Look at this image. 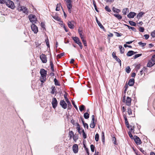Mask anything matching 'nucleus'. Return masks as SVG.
Instances as JSON below:
<instances>
[{
    "instance_id": "nucleus-3",
    "label": "nucleus",
    "mask_w": 155,
    "mask_h": 155,
    "mask_svg": "<svg viewBox=\"0 0 155 155\" xmlns=\"http://www.w3.org/2000/svg\"><path fill=\"white\" fill-rule=\"evenodd\" d=\"M28 17L29 20L32 24L36 23L37 21V18L35 15H30Z\"/></svg>"
},
{
    "instance_id": "nucleus-30",
    "label": "nucleus",
    "mask_w": 155,
    "mask_h": 155,
    "mask_svg": "<svg viewBox=\"0 0 155 155\" xmlns=\"http://www.w3.org/2000/svg\"><path fill=\"white\" fill-rule=\"evenodd\" d=\"M78 31L81 38L82 39V38H83V36L82 34V30L80 29V28H79L78 30Z\"/></svg>"
},
{
    "instance_id": "nucleus-53",
    "label": "nucleus",
    "mask_w": 155,
    "mask_h": 155,
    "mask_svg": "<svg viewBox=\"0 0 155 155\" xmlns=\"http://www.w3.org/2000/svg\"><path fill=\"white\" fill-rule=\"evenodd\" d=\"M72 104L73 105L75 108L77 110H78V108L76 105L75 104L74 102V101H72Z\"/></svg>"
},
{
    "instance_id": "nucleus-10",
    "label": "nucleus",
    "mask_w": 155,
    "mask_h": 155,
    "mask_svg": "<svg viewBox=\"0 0 155 155\" xmlns=\"http://www.w3.org/2000/svg\"><path fill=\"white\" fill-rule=\"evenodd\" d=\"M32 24L31 25V29L35 33H37L38 32V30L37 26L34 24Z\"/></svg>"
},
{
    "instance_id": "nucleus-34",
    "label": "nucleus",
    "mask_w": 155,
    "mask_h": 155,
    "mask_svg": "<svg viewBox=\"0 0 155 155\" xmlns=\"http://www.w3.org/2000/svg\"><path fill=\"white\" fill-rule=\"evenodd\" d=\"M114 58L116 60V61L117 62H118L119 63L120 66H121V61L120 60V59L118 58L117 56L115 58Z\"/></svg>"
},
{
    "instance_id": "nucleus-29",
    "label": "nucleus",
    "mask_w": 155,
    "mask_h": 155,
    "mask_svg": "<svg viewBox=\"0 0 155 155\" xmlns=\"http://www.w3.org/2000/svg\"><path fill=\"white\" fill-rule=\"evenodd\" d=\"M69 135L70 136V138L71 139L74 136V134L72 131H70L69 133Z\"/></svg>"
},
{
    "instance_id": "nucleus-5",
    "label": "nucleus",
    "mask_w": 155,
    "mask_h": 155,
    "mask_svg": "<svg viewBox=\"0 0 155 155\" xmlns=\"http://www.w3.org/2000/svg\"><path fill=\"white\" fill-rule=\"evenodd\" d=\"M5 3L6 5L8 7L11 8L12 9L14 8V3L12 1L9 0H7L6 1H5Z\"/></svg>"
},
{
    "instance_id": "nucleus-28",
    "label": "nucleus",
    "mask_w": 155,
    "mask_h": 155,
    "mask_svg": "<svg viewBox=\"0 0 155 155\" xmlns=\"http://www.w3.org/2000/svg\"><path fill=\"white\" fill-rule=\"evenodd\" d=\"M119 48L120 53L122 54L124 52V48H123L121 45H120L119 46Z\"/></svg>"
},
{
    "instance_id": "nucleus-59",
    "label": "nucleus",
    "mask_w": 155,
    "mask_h": 155,
    "mask_svg": "<svg viewBox=\"0 0 155 155\" xmlns=\"http://www.w3.org/2000/svg\"><path fill=\"white\" fill-rule=\"evenodd\" d=\"M143 36L146 39H147L149 38V35H144Z\"/></svg>"
},
{
    "instance_id": "nucleus-46",
    "label": "nucleus",
    "mask_w": 155,
    "mask_h": 155,
    "mask_svg": "<svg viewBox=\"0 0 155 155\" xmlns=\"http://www.w3.org/2000/svg\"><path fill=\"white\" fill-rule=\"evenodd\" d=\"M94 148H95V147L94 146V145L93 144H91V151H92V152H94Z\"/></svg>"
},
{
    "instance_id": "nucleus-19",
    "label": "nucleus",
    "mask_w": 155,
    "mask_h": 155,
    "mask_svg": "<svg viewBox=\"0 0 155 155\" xmlns=\"http://www.w3.org/2000/svg\"><path fill=\"white\" fill-rule=\"evenodd\" d=\"M134 80L133 78L130 79L129 81L128 84L130 86H132L134 84Z\"/></svg>"
},
{
    "instance_id": "nucleus-48",
    "label": "nucleus",
    "mask_w": 155,
    "mask_h": 155,
    "mask_svg": "<svg viewBox=\"0 0 155 155\" xmlns=\"http://www.w3.org/2000/svg\"><path fill=\"white\" fill-rule=\"evenodd\" d=\"M73 138L74 141H76L78 139V136L77 135H74V136L73 137Z\"/></svg>"
},
{
    "instance_id": "nucleus-8",
    "label": "nucleus",
    "mask_w": 155,
    "mask_h": 155,
    "mask_svg": "<svg viewBox=\"0 0 155 155\" xmlns=\"http://www.w3.org/2000/svg\"><path fill=\"white\" fill-rule=\"evenodd\" d=\"M51 104L53 107L54 109H55L56 107L58 105V102L55 98L54 97L52 99Z\"/></svg>"
},
{
    "instance_id": "nucleus-12",
    "label": "nucleus",
    "mask_w": 155,
    "mask_h": 155,
    "mask_svg": "<svg viewBox=\"0 0 155 155\" xmlns=\"http://www.w3.org/2000/svg\"><path fill=\"white\" fill-rule=\"evenodd\" d=\"M40 58L42 61L43 63H46L47 62V58L46 55L45 54H42L40 56Z\"/></svg>"
},
{
    "instance_id": "nucleus-52",
    "label": "nucleus",
    "mask_w": 155,
    "mask_h": 155,
    "mask_svg": "<svg viewBox=\"0 0 155 155\" xmlns=\"http://www.w3.org/2000/svg\"><path fill=\"white\" fill-rule=\"evenodd\" d=\"M151 35L153 38L155 37V30L151 33Z\"/></svg>"
},
{
    "instance_id": "nucleus-11",
    "label": "nucleus",
    "mask_w": 155,
    "mask_h": 155,
    "mask_svg": "<svg viewBox=\"0 0 155 155\" xmlns=\"http://www.w3.org/2000/svg\"><path fill=\"white\" fill-rule=\"evenodd\" d=\"M60 104L63 108L65 109L67 108V104L64 100H61L60 102Z\"/></svg>"
},
{
    "instance_id": "nucleus-55",
    "label": "nucleus",
    "mask_w": 155,
    "mask_h": 155,
    "mask_svg": "<svg viewBox=\"0 0 155 155\" xmlns=\"http://www.w3.org/2000/svg\"><path fill=\"white\" fill-rule=\"evenodd\" d=\"M84 148L85 149V150H86L87 153L88 155H89V152L88 149L86 147L85 145H84Z\"/></svg>"
},
{
    "instance_id": "nucleus-60",
    "label": "nucleus",
    "mask_w": 155,
    "mask_h": 155,
    "mask_svg": "<svg viewBox=\"0 0 155 155\" xmlns=\"http://www.w3.org/2000/svg\"><path fill=\"white\" fill-rule=\"evenodd\" d=\"M150 60H151V61L152 62H153V63H154V64H155V59L154 58H153V56H152Z\"/></svg>"
},
{
    "instance_id": "nucleus-58",
    "label": "nucleus",
    "mask_w": 155,
    "mask_h": 155,
    "mask_svg": "<svg viewBox=\"0 0 155 155\" xmlns=\"http://www.w3.org/2000/svg\"><path fill=\"white\" fill-rule=\"evenodd\" d=\"M77 130H78V131L80 130L81 128H80V125L79 124H78V123H77Z\"/></svg>"
},
{
    "instance_id": "nucleus-63",
    "label": "nucleus",
    "mask_w": 155,
    "mask_h": 155,
    "mask_svg": "<svg viewBox=\"0 0 155 155\" xmlns=\"http://www.w3.org/2000/svg\"><path fill=\"white\" fill-rule=\"evenodd\" d=\"M128 134H129V136H130V137L131 138H132L133 137V135H132L131 132H129Z\"/></svg>"
},
{
    "instance_id": "nucleus-62",
    "label": "nucleus",
    "mask_w": 155,
    "mask_h": 155,
    "mask_svg": "<svg viewBox=\"0 0 155 155\" xmlns=\"http://www.w3.org/2000/svg\"><path fill=\"white\" fill-rule=\"evenodd\" d=\"M112 55L114 58L117 56L116 55V53L115 52H113L112 53Z\"/></svg>"
},
{
    "instance_id": "nucleus-47",
    "label": "nucleus",
    "mask_w": 155,
    "mask_h": 155,
    "mask_svg": "<svg viewBox=\"0 0 155 155\" xmlns=\"http://www.w3.org/2000/svg\"><path fill=\"white\" fill-rule=\"evenodd\" d=\"M51 88H52V91L51 92V93L52 94H54V92H55V91L56 90V89H55L54 87H52Z\"/></svg>"
},
{
    "instance_id": "nucleus-27",
    "label": "nucleus",
    "mask_w": 155,
    "mask_h": 155,
    "mask_svg": "<svg viewBox=\"0 0 155 155\" xmlns=\"http://www.w3.org/2000/svg\"><path fill=\"white\" fill-rule=\"evenodd\" d=\"M84 116L85 119H87L89 118V114L87 112H86L84 113Z\"/></svg>"
},
{
    "instance_id": "nucleus-13",
    "label": "nucleus",
    "mask_w": 155,
    "mask_h": 155,
    "mask_svg": "<svg viewBox=\"0 0 155 155\" xmlns=\"http://www.w3.org/2000/svg\"><path fill=\"white\" fill-rule=\"evenodd\" d=\"M74 21H68V27L71 29H73L74 28Z\"/></svg>"
},
{
    "instance_id": "nucleus-37",
    "label": "nucleus",
    "mask_w": 155,
    "mask_h": 155,
    "mask_svg": "<svg viewBox=\"0 0 155 155\" xmlns=\"http://www.w3.org/2000/svg\"><path fill=\"white\" fill-rule=\"evenodd\" d=\"M129 23L131 26H135L136 23L132 21H129Z\"/></svg>"
},
{
    "instance_id": "nucleus-17",
    "label": "nucleus",
    "mask_w": 155,
    "mask_h": 155,
    "mask_svg": "<svg viewBox=\"0 0 155 155\" xmlns=\"http://www.w3.org/2000/svg\"><path fill=\"white\" fill-rule=\"evenodd\" d=\"M137 52H134L132 51H129L127 54V56H130L132 55L137 53Z\"/></svg>"
},
{
    "instance_id": "nucleus-41",
    "label": "nucleus",
    "mask_w": 155,
    "mask_h": 155,
    "mask_svg": "<svg viewBox=\"0 0 155 155\" xmlns=\"http://www.w3.org/2000/svg\"><path fill=\"white\" fill-rule=\"evenodd\" d=\"M82 133H83V136L84 138V139L86 138L87 137L86 134H85L84 131L83 129L82 130Z\"/></svg>"
},
{
    "instance_id": "nucleus-54",
    "label": "nucleus",
    "mask_w": 155,
    "mask_h": 155,
    "mask_svg": "<svg viewBox=\"0 0 155 155\" xmlns=\"http://www.w3.org/2000/svg\"><path fill=\"white\" fill-rule=\"evenodd\" d=\"M68 109L70 110L71 109L72 107V105L71 104V103L68 104Z\"/></svg>"
},
{
    "instance_id": "nucleus-22",
    "label": "nucleus",
    "mask_w": 155,
    "mask_h": 155,
    "mask_svg": "<svg viewBox=\"0 0 155 155\" xmlns=\"http://www.w3.org/2000/svg\"><path fill=\"white\" fill-rule=\"evenodd\" d=\"M112 10L114 12H116L117 13H119L120 12V9L116 8L114 7H113L112 8Z\"/></svg>"
},
{
    "instance_id": "nucleus-9",
    "label": "nucleus",
    "mask_w": 155,
    "mask_h": 155,
    "mask_svg": "<svg viewBox=\"0 0 155 155\" xmlns=\"http://www.w3.org/2000/svg\"><path fill=\"white\" fill-rule=\"evenodd\" d=\"M136 143L137 145H140L141 143V141L140 138L136 136H134V137Z\"/></svg>"
},
{
    "instance_id": "nucleus-15",
    "label": "nucleus",
    "mask_w": 155,
    "mask_h": 155,
    "mask_svg": "<svg viewBox=\"0 0 155 155\" xmlns=\"http://www.w3.org/2000/svg\"><path fill=\"white\" fill-rule=\"evenodd\" d=\"M96 22L99 25V26L100 27V28L102 29L104 31H105L106 30L104 28V26H103L102 24L100 23V22L97 19V18L96 17Z\"/></svg>"
},
{
    "instance_id": "nucleus-25",
    "label": "nucleus",
    "mask_w": 155,
    "mask_h": 155,
    "mask_svg": "<svg viewBox=\"0 0 155 155\" xmlns=\"http://www.w3.org/2000/svg\"><path fill=\"white\" fill-rule=\"evenodd\" d=\"M114 15L119 20L121 19L122 18V16L119 14H114Z\"/></svg>"
},
{
    "instance_id": "nucleus-2",
    "label": "nucleus",
    "mask_w": 155,
    "mask_h": 155,
    "mask_svg": "<svg viewBox=\"0 0 155 155\" xmlns=\"http://www.w3.org/2000/svg\"><path fill=\"white\" fill-rule=\"evenodd\" d=\"M64 1L66 2V5L69 12L71 13V9L72 8V0H64Z\"/></svg>"
},
{
    "instance_id": "nucleus-23",
    "label": "nucleus",
    "mask_w": 155,
    "mask_h": 155,
    "mask_svg": "<svg viewBox=\"0 0 155 155\" xmlns=\"http://www.w3.org/2000/svg\"><path fill=\"white\" fill-rule=\"evenodd\" d=\"M144 13L143 12H141L139 13L137 15V18H140L142 17V15L144 14Z\"/></svg>"
},
{
    "instance_id": "nucleus-43",
    "label": "nucleus",
    "mask_w": 155,
    "mask_h": 155,
    "mask_svg": "<svg viewBox=\"0 0 155 155\" xmlns=\"http://www.w3.org/2000/svg\"><path fill=\"white\" fill-rule=\"evenodd\" d=\"M64 53H62L59 54H58L57 56V57L58 58H60L62 56H64Z\"/></svg>"
},
{
    "instance_id": "nucleus-33",
    "label": "nucleus",
    "mask_w": 155,
    "mask_h": 155,
    "mask_svg": "<svg viewBox=\"0 0 155 155\" xmlns=\"http://www.w3.org/2000/svg\"><path fill=\"white\" fill-rule=\"evenodd\" d=\"M54 82L55 85L57 86L60 85V84L58 81V80L56 78H55L54 79Z\"/></svg>"
},
{
    "instance_id": "nucleus-7",
    "label": "nucleus",
    "mask_w": 155,
    "mask_h": 155,
    "mask_svg": "<svg viewBox=\"0 0 155 155\" xmlns=\"http://www.w3.org/2000/svg\"><path fill=\"white\" fill-rule=\"evenodd\" d=\"M92 120L90 124V127L91 128H94L96 125V123L94 122L95 116L94 115L92 116Z\"/></svg>"
},
{
    "instance_id": "nucleus-21",
    "label": "nucleus",
    "mask_w": 155,
    "mask_h": 155,
    "mask_svg": "<svg viewBox=\"0 0 155 155\" xmlns=\"http://www.w3.org/2000/svg\"><path fill=\"white\" fill-rule=\"evenodd\" d=\"M154 64L151 61V60H150L147 63V66L149 67H151L153 66Z\"/></svg>"
},
{
    "instance_id": "nucleus-49",
    "label": "nucleus",
    "mask_w": 155,
    "mask_h": 155,
    "mask_svg": "<svg viewBox=\"0 0 155 155\" xmlns=\"http://www.w3.org/2000/svg\"><path fill=\"white\" fill-rule=\"evenodd\" d=\"M45 42L47 47H49L50 45L49 44V40L48 38L46 39Z\"/></svg>"
},
{
    "instance_id": "nucleus-35",
    "label": "nucleus",
    "mask_w": 155,
    "mask_h": 155,
    "mask_svg": "<svg viewBox=\"0 0 155 155\" xmlns=\"http://www.w3.org/2000/svg\"><path fill=\"white\" fill-rule=\"evenodd\" d=\"M131 69L129 66L127 67L126 68V71L127 73L130 72Z\"/></svg>"
},
{
    "instance_id": "nucleus-44",
    "label": "nucleus",
    "mask_w": 155,
    "mask_h": 155,
    "mask_svg": "<svg viewBox=\"0 0 155 155\" xmlns=\"http://www.w3.org/2000/svg\"><path fill=\"white\" fill-rule=\"evenodd\" d=\"M127 112L129 115L132 114V110L130 108H129L127 109Z\"/></svg>"
},
{
    "instance_id": "nucleus-51",
    "label": "nucleus",
    "mask_w": 155,
    "mask_h": 155,
    "mask_svg": "<svg viewBox=\"0 0 155 155\" xmlns=\"http://www.w3.org/2000/svg\"><path fill=\"white\" fill-rule=\"evenodd\" d=\"M60 5L59 4H58L57 5L56 8V11H59L60 8Z\"/></svg>"
},
{
    "instance_id": "nucleus-26",
    "label": "nucleus",
    "mask_w": 155,
    "mask_h": 155,
    "mask_svg": "<svg viewBox=\"0 0 155 155\" xmlns=\"http://www.w3.org/2000/svg\"><path fill=\"white\" fill-rule=\"evenodd\" d=\"M127 12H128L129 10L127 8H125L123 9L122 11V13L123 15H126L127 14Z\"/></svg>"
},
{
    "instance_id": "nucleus-4",
    "label": "nucleus",
    "mask_w": 155,
    "mask_h": 155,
    "mask_svg": "<svg viewBox=\"0 0 155 155\" xmlns=\"http://www.w3.org/2000/svg\"><path fill=\"white\" fill-rule=\"evenodd\" d=\"M72 38L74 41L79 45L81 49H82V45L79 38L77 37H73Z\"/></svg>"
},
{
    "instance_id": "nucleus-61",
    "label": "nucleus",
    "mask_w": 155,
    "mask_h": 155,
    "mask_svg": "<svg viewBox=\"0 0 155 155\" xmlns=\"http://www.w3.org/2000/svg\"><path fill=\"white\" fill-rule=\"evenodd\" d=\"M140 64H137V65L136 66V69H137V70H138L140 68Z\"/></svg>"
},
{
    "instance_id": "nucleus-42",
    "label": "nucleus",
    "mask_w": 155,
    "mask_h": 155,
    "mask_svg": "<svg viewBox=\"0 0 155 155\" xmlns=\"http://www.w3.org/2000/svg\"><path fill=\"white\" fill-rule=\"evenodd\" d=\"M138 44L139 45H142L143 47H144L146 45L145 43H143L141 41L139 42Z\"/></svg>"
},
{
    "instance_id": "nucleus-14",
    "label": "nucleus",
    "mask_w": 155,
    "mask_h": 155,
    "mask_svg": "<svg viewBox=\"0 0 155 155\" xmlns=\"http://www.w3.org/2000/svg\"><path fill=\"white\" fill-rule=\"evenodd\" d=\"M74 153H78V146L77 144H74L72 147Z\"/></svg>"
},
{
    "instance_id": "nucleus-40",
    "label": "nucleus",
    "mask_w": 155,
    "mask_h": 155,
    "mask_svg": "<svg viewBox=\"0 0 155 155\" xmlns=\"http://www.w3.org/2000/svg\"><path fill=\"white\" fill-rule=\"evenodd\" d=\"M142 55V54H135L134 56V59H136L138 57H139Z\"/></svg>"
},
{
    "instance_id": "nucleus-20",
    "label": "nucleus",
    "mask_w": 155,
    "mask_h": 155,
    "mask_svg": "<svg viewBox=\"0 0 155 155\" xmlns=\"http://www.w3.org/2000/svg\"><path fill=\"white\" fill-rule=\"evenodd\" d=\"M53 18L56 20L63 23V21H61V18L58 16H52Z\"/></svg>"
},
{
    "instance_id": "nucleus-32",
    "label": "nucleus",
    "mask_w": 155,
    "mask_h": 155,
    "mask_svg": "<svg viewBox=\"0 0 155 155\" xmlns=\"http://www.w3.org/2000/svg\"><path fill=\"white\" fill-rule=\"evenodd\" d=\"M92 1H93V4L94 5V7L95 10L97 12H98L99 11L97 9V7L96 3L95 2V1L94 0H93Z\"/></svg>"
},
{
    "instance_id": "nucleus-50",
    "label": "nucleus",
    "mask_w": 155,
    "mask_h": 155,
    "mask_svg": "<svg viewBox=\"0 0 155 155\" xmlns=\"http://www.w3.org/2000/svg\"><path fill=\"white\" fill-rule=\"evenodd\" d=\"M144 29L143 27H140L139 28V31L140 32H144Z\"/></svg>"
},
{
    "instance_id": "nucleus-57",
    "label": "nucleus",
    "mask_w": 155,
    "mask_h": 155,
    "mask_svg": "<svg viewBox=\"0 0 155 155\" xmlns=\"http://www.w3.org/2000/svg\"><path fill=\"white\" fill-rule=\"evenodd\" d=\"M112 140H113V141H114V144H116V138L115 137H113Z\"/></svg>"
},
{
    "instance_id": "nucleus-39",
    "label": "nucleus",
    "mask_w": 155,
    "mask_h": 155,
    "mask_svg": "<svg viewBox=\"0 0 155 155\" xmlns=\"http://www.w3.org/2000/svg\"><path fill=\"white\" fill-rule=\"evenodd\" d=\"M99 136L98 133H97L95 135V140L96 141H98L99 140Z\"/></svg>"
},
{
    "instance_id": "nucleus-38",
    "label": "nucleus",
    "mask_w": 155,
    "mask_h": 155,
    "mask_svg": "<svg viewBox=\"0 0 155 155\" xmlns=\"http://www.w3.org/2000/svg\"><path fill=\"white\" fill-rule=\"evenodd\" d=\"M105 9L106 11H107L108 12H111V10L110 9V8L108 7V6L106 5L105 8Z\"/></svg>"
},
{
    "instance_id": "nucleus-45",
    "label": "nucleus",
    "mask_w": 155,
    "mask_h": 155,
    "mask_svg": "<svg viewBox=\"0 0 155 155\" xmlns=\"http://www.w3.org/2000/svg\"><path fill=\"white\" fill-rule=\"evenodd\" d=\"M82 42L83 43V44L85 46H87V44L86 41V40H84V38H82V39H81Z\"/></svg>"
},
{
    "instance_id": "nucleus-16",
    "label": "nucleus",
    "mask_w": 155,
    "mask_h": 155,
    "mask_svg": "<svg viewBox=\"0 0 155 155\" xmlns=\"http://www.w3.org/2000/svg\"><path fill=\"white\" fill-rule=\"evenodd\" d=\"M136 14L134 12H130V13L128 14L127 15V16L129 18H134V17L136 15Z\"/></svg>"
},
{
    "instance_id": "nucleus-18",
    "label": "nucleus",
    "mask_w": 155,
    "mask_h": 155,
    "mask_svg": "<svg viewBox=\"0 0 155 155\" xmlns=\"http://www.w3.org/2000/svg\"><path fill=\"white\" fill-rule=\"evenodd\" d=\"M131 98L129 97H127L126 102V105L127 106H130L131 104Z\"/></svg>"
},
{
    "instance_id": "nucleus-31",
    "label": "nucleus",
    "mask_w": 155,
    "mask_h": 155,
    "mask_svg": "<svg viewBox=\"0 0 155 155\" xmlns=\"http://www.w3.org/2000/svg\"><path fill=\"white\" fill-rule=\"evenodd\" d=\"M85 106L83 105H81L79 107L80 110L82 112L83 110H84L85 109Z\"/></svg>"
},
{
    "instance_id": "nucleus-1",
    "label": "nucleus",
    "mask_w": 155,
    "mask_h": 155,
    "mask_svg": "<svg viewBox=\"0 0 155 155\" xmlns=\"http://www.w3.org/2000/svg\"><path fill=\"white\" fill-rule=\"evenodd\" d=\"M40 74L41 77V81L42 82H44L46 80L47 71L44 69H41L40 71Z\"/></svg>"
},
{
    "instance_id": "nucleus-64",
    "label": "nucleus",
    "mask_w": 155,
    "mask_h": 155,
    "mask_svg": "<svg viewBox=\"0 0 155 155\" xmlns=\"http://www.w3.org/2000/svg\"><path fill=\"white\" fill-rule=\"evenodd\" d=\"M5 0H0V3L1 4H5Z\"/></svg>"
},
{
    "instance_id": "nucleus-36",
    "label": "nucleus",
    "mask_w": 155,
    "mask_h": 155,
    "mask_svg": "<svg viewBox=\"0 0 155 155\" xmlns=\"http://www.w3.org/2000/svg\"><path fill=\"white\" fill-rule=\"evenodd\" d=\"M102 141L103 142H104V133L103 132H102V136H101Z\"/></svg>"
},
{
    "instance_id": "nucleus-6",
    "label": "nucleus",
    "mask_w": 155,
    "mask_h": 155,
    "mask_svg": "<svg viewBox=\"0 0 155 155\" xmlns=\"http://www.w3.org/2000/svg\"><path fill=\"white\" fill-rule=\"evenodd\" d=\"M18 9L19 11H22L24 13L26 14H27L28 13V9L25 6H21L18 8Z\"/></svg>"
},
{
    "instance_id": "nucleus-56",
    "label": "nucleus",
    "mask_w": 155,
    "mask_h": 155,
    "mask_svg": "<svg viewBox=\"0 0 155 155\" xmlns=\"http://www.w3.org/2000/svg\"><path fill=\"white\" fill-rule=\"evenodd\" d=\"M83 125L85 128L86 127V128L87 129L88 128V125L87 123H83Z\"/></svg>"
},
{
    "instance_id": "nucleus-24",
    "label": "nucleus",
    "mask_w": 155,
    "mask_h": 155,
    "mask_svg": "<svg viewBox=\"0 0 155 155\" xmlns=\"http://www.w3.org/2000/svg\"><path fill=\"white\" fill-rule=\"evenodd\" d=\"M125 25L126 26H127L128 27V28H129V29H131L133 31H136V29L134 27L130 26L129 25H128L127 24Z\"/></svg>"
}]
</instances>
